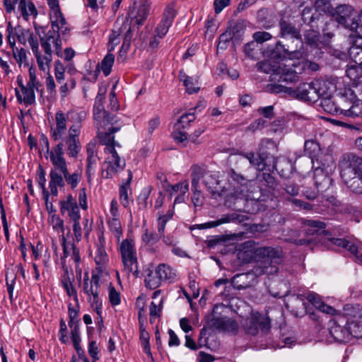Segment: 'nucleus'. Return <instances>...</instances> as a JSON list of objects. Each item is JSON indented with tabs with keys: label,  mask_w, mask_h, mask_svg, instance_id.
Instances as JSON below:
<instances>
[{
	"label": "nucleus",
	"mask_w": 362,
	"mask_h": 362,
	"mask_svg": "<svg viewBox=\"0 0 362 362\" xmlns=\"http://www.w3.org/2000/svg\"><path fill=\"white\" fill-rule=\"evenodd\" d=\"M282 64L276 62L271 59L264 60L257 64L258 71L271 74V81H284L286 83L295 82L298 78V73L301 69L299 63Z\"/></svg>",
	"instance_id": "5"
},
{
	"label": "nucleus",
	"mask_w": 362,
	"mask_h": 362,
	"mask_svg": "<svg viewBox=\"0 0 362 362\" xmlns=\"http://www.w3.org/2000/svg\"><path fill=\"white\" fill-rule=\"evenodd\" d=\"M179 79L183 83L186 91L189 94L197 93L199 90L197 79L188 76L183 71H180L178 75Z\"/></svg>",
	"instance_id": "34"
},
{
	"label": "nucleus",
	"mask_w": 362,
	"mask_h": 362,
	"mask_svg": "<svg viewBox=\"0 0 362 362\" xmlns=\"http://www.w3.org/2000/svg\"><path fill=\"white\" fill-rule=\"evenodd\" d=\"M86 116V112L83 110H69L64 112L59 110L55 112L54 123L50 128V137L55 141H61L50 150L47 138L45 137L42 139L50 160L52 153L59 146L61 147L62 157H64V145L70 157L76 158L78 156L81 148L79 136L83 127L82 123Z\"/></svg>",
	"instance_id": "1"
},
{
	"label": "nucleus",
	"mask_w": 362,
	"mask_h": 362,
	"mask_svg": "<svg viewBox=\"0 0 362 362\" xmlns=\"http://www.w3.org/2000/svg\"><path fill=\"white\" fill-rule=\"evenodd\" d=\"M95 262L100 270L108 262L109 258L105 250V238L103 233L98 235V240L95 243Z\"/></svg>",
	"instance_id": "28"
},
{
	"label": "nucleus",
	"mask_w": 362,
	"mask_h": 362,
	"mask_svg": "<svg viewBox=\"0 0 362 362\" xmlns=\"http://www.w3.org/2000/svg\"><path fill=\"white\" fill-rule=\"evenodd\" d=\"M163 300L160 299L159 300L158 304H156L155 302L152 301L150 305L149 310H150V317L151 320H152L153 317H159L160 315L162 309H163Z\"/></svg>",
	"instance_id": "59"
},
{
	"label": "nucleus",
	"mask_w": 362,
	"mask_h": 362,
	"mask_svg": "<svg viewBox=\"0 0 362 362\" xmlns=\"http://www.w3.org/2000/svg\"><path fill=\"white\" fill-rule=\"evenodd\" d=\"M329 241L330 244H332L333 249H337V247H341L346 249L353 255H356L358 252V245L356 243L347 240L344 238H329Z\"/></svg>",
	"instance_id": "31"
},
{
	"label": "nucleus",
	"mask_w": 362,
	"mask_h": 362,
	"mask_svg": "<svg viewBox=\"0 0 362 362\" xmlns=\"http://www.w3.org/2000/svg\"><path fill=\"white\" fill-rule=\"evenodd\" d=\"M71 334L74 346L77 353L79 354V352L82 351V349L80 346L81 337L78 325H75L74 327L71 329Z\"/></svg>",
	"instance_id": "56"
},
{
	"label": "nucleus",
	"mask_w": 362,
	"mask_h": 362,
	"mask_svg": "<svg viewBox=\"0 0 362 362\" xmlns=\"http://www.w3.org/2000/svg\"><path fill=\"white\" fill-rule=\"evenodd\" d=\"M329 332L332 337L339 342H347L350 339V333L347 327L340 325L336 320L329 321Z\"/></svg>",
	"instance_id": "26"
},
{
	"label": "nucleus",
	"mask_w": 362,
	"mask_h": 362,
	"mask_svg": "<svg viewBox=\"0 0 362 362\" xmlns=\"http://www.w3.org/2000/svg\"><path fill=\"white\" fill-rule=\"evenodd\" d=\"M172 25L170 22H168L165 20H162L160 21L158 25L155 29V33L157 34L158 38H163L166 33L168 32L170 27Z\"/></svg>",
	"instance_id": "53"
},
{
	"label": "nucleus",
	"mask_w": 362,
	"mask_h": 362,
	"mask_svg": "<svg viewBox=\"0 0 362 362\" xmlns=\"http://www.w3.org/2000/svg\"><path fill=\"white\" fill-rule=\"evenodd\" d=\"M13 55L16 60L17 63L21 66L22 64L28 65V57L26 51L23 48L18 49L14 47L12 49Z\"/></svg>",
	"instance_id": "51"
},
{
	"label": "nucleus",
	"mask_w": 362,
	"mask_h": 362,
	"mask_svg": "<svg viewBox=\"0 0 362 362\" xmlns=\"http://www.w3.org/2000/svg\"><path fill=\"white\" fill-rule=\"evenodd\" d=\"M174 215L173 209H168L165 214L158 212L157 216V230L159 235H163L166 223L173 218Z\"/></svg>",
	"instance_id": "36"
},
{
	"label": "nucleus",
	"mask_w": 362,
	"mask_h": 362,
	"mask_svg": "<svg viewBox=\"0 0 362 362\" xmlns=\"http://www.w3.org/2000/svg\"><path fill=\"white\" fill-rule=\"evenodd\" d=\"M156 269L162 281H168L172 282L175 280L177 276L176 271L169 265L160 264L156 267Z\"/></svg>",
	"instance_id": "35"
},
{
	"label": "nucleus",
	"mask_w": 362,
	"mask_h": 362,
	"mask_svg": "<svg viewBox=\"0 0 362 362\" xmlns=\"http://www.w3.org/2000/svg\"><path fill=\"white\" fill-rule=\"evenodd\" d=\"M237 219H238V216H236L235 214H226V215L222 216L221 218H220L216 221H210V222L207 223L206 225H208V226L210 228L216 227V226H220L223 223L234 221Z\"/></svg>",
	"instance_id": "52"
},
{
	"label": "nucleus",
	"mask_w": 362,
	"mask_h": 362,
	"mask_svg": "<svg viewBox=\"0 0 362 362\" xmlns=\"http://www.w3.org/2000/svg\"><path fill=\"white\" fill-rule=\"evenodd\" d=\"M348 329L350 333V337L362 338V322H352L349 325Z\"/></svg>",
	"instance_id": "55"
},
{
	"label": "nucleus",
	"mask_w": 362,
	"mask_h": 362,
	"mask_svg": "<svg viewBox=\"0 0 362 362\" xmlns=\"http://www.w3.org/2000/svg\"><path fill=\"white\" fill-rule=\"evenodd\" d=\"M103 95H98L93 107L94 124L98 129V137L100 143L105 146L104 151L109 153V148L115 149L121 147L119 143L115 141L114 134L120 130L122 124L115 115H111L105 110L102 104Z\"/></svg>",
	"instance_id": "3"
},
{
	"label": "nucleus",
	"mask_w": 362,
	"mask_h": 362,
	"mask_svg": "<svg viewBox=\"0 0 362 362\" xmlns=\"http://www.w3.org/2000/svg\"><path fill=\"white\" fill-rule=\"evenodd\" d=\"M305 226L308 227L307 233L314 234L319 232L320 229L325 227L324 222L316 220H306L304 222Z\"/></svg>",
	"instance_id": "49"
},
{
	"label": "nucleus",
	"mask_w": 362,
	"mask_h": 362,
	"mask_svg": "<svg viewBox=\"0 0 362 362\" xmlns=\"http://www.w3.org/2000/svg\"><path fill=\"white\" fill-rule=\"evenodd\" d=\"M60 34L61 33L59 32L49 30L43 37H40V45L44 52L45 73L49 74L53 59V53L54 52L59 57L62 55Z\"/></svg>",
	"instance_id": "8"
},
{
	"label": "nucleus",
	"mask_w": 362,
	"mask_h": 362,
	"mask_svg": "<svg viewBox=\"0 0 362 362\" xmlns=\"http://www.w3.org/2000/svg\"><path fill=\"white\" fill-rule=\"evenodd\" d=\"M122 257L136 255V249L133 240L125 239L120 245Z\"/></svg>",
	"instance_id": "45"
},
{
	"label": "nucleus",
	"mask_w": 362,
	"mask_h": 362,
	"mask_svg": "<svg viewBox=\"0 0 362 362\" xmlns=\"http://www.w3.org/2000/svg\"><path fill=\"white\" fill-rule=\"evenodd\" d=\"M315 88V81L305 83L299 85L294 90V95L303 100L315 102L317 100V95Z\"/></svg>",
	"instance_id": "25"
},
{
	"label": "nucleus",
	"mask_w": 362,
	"mask_h": 362,
	"mask_svg": "<svg viewBox=\"0 0 362 362\" xmlns=\"http://www.w3.org/2000/svg\"><path fill=\"white\" fill-rule=\"evenodd\" d=\"M344 183L354 193L362 194V158L344 154L339 162Z\"/></svg>",
	"instance_id": "4"
},
{
	"label": "nucleus",
	"mask_w": 362,
	"mask_h": 362,
	"mask_svg": "<svg viewBox=\"0 0 362 362\" xmlns=\"http://www.w3.org/2000/svg\"><path fill=\"white\" fill-rule=\"evenodd\" d=\"M50 21L52 23V30L61 33L64 35L69 31V28L66 25V20L64 18L61 11L56 16H53V13H49Z\"/></svg>",
	"instance_id": "33"
},
{
	"label": "nucleus",
	"mask_w": 362,
	"mask_h": 362,
	"mask_svg": "<svg viewBox=\"0 0 362 362\" xmlns=\"http://www.w3.org/2000/svg\"><path fill=\"white\" fill-rule=\"evenodd\" d=\"M173 192L185 194L189 189V182L185 180L180 183L170 186Z\"/></svg>",
	"instance_id": "61"
},
{
	"label": "nucleus",
	"mask_w": 362,
	"mask_h": 362,
	"mask_svg": "<svg viewBox=\"0 0 362 362\" xmlns=\"http://www.w3.org/2000/svg\"><path fill=\"white\" fill-rule=\"evenodd\" d=\"M114 62L115 56L108 52L100 63V69L105 76L110 74Z\"/></svg>",
	"instance_id": "47"
},
{
	"label": "nucleus",
	"mask_w": 362,
	"mask_h": 362,
	"mask_svg": "<svg viewBox=\"0 0 362 362\" xmlns=\"http://www.w3.org/2000/svg\"><path fill=\"white\" fill-rule=\"evenodd\" d=\"M245 29L244 22L242 21H230L228 26L227 30L234 37L235 35H239L243 32Z\"/></svg>",
	"instance_id": "50"
},
{
	"label": "nucleus",
	"mask_w": 362,
	"mask_h": 362,
	"mask_svg": "<svg viewBox=\"0 0 362 362\" xmlns=\"http://www.w3.org/2000/svg\"><path fill=\"white\" fill-rule=\"evenodd\" d=\"M73 223V232L75 240L80 242L82 239V229L80 224V219L71 220Z\"/></svg>",
	"instance_id": "63"
},
{
	"label": "nucleus",
	"mask_w": 362,
	"mask_h": 362,
	"mask_svg": "<svg viewBox=\"0 0 362 362\" xmlns=\"http://www.w3.org/2000/svg\"><path fill=\"white\" fill-rule=\"evenodd\" d=\"M349 55L351 63L362 65V36H361V31H358V35L349 49Z\"/></svg>",
	"instance_id": "29"
},
{
	"label": "nucleus",
	"mask_w": 362,
	"mask_h": 362,
	"mask_svg": "<svg viewBox=\"0 0 362 362\" xmlns=\"http://www.w3.org/2000/svg\"><path fill=\"white\" fill-rule=\"evenodd\" d=\"M129 185H122L119 187V201L122 205L127 208L129 206Z\"/></svg>",
	"instance_id": "57"
},
{
	"label": "nucleus",
	"mask_w": 362,
	"mask_h": 362,
	"mask_svg": "<svg viewBox=\"0 0 362 362\" xmlns=\"http://www.w3.org/2000/svg\"><path fill=\"white\" fill-rule=\"evenodd\" d=\"M288 46L286 48L281 42H278L271 54L272 58L285 59V64H288V62L293 63L291 62V59L293 58L298 59L301 53L299 52L300 49H296L294 46L291 47V50H290Z\"/></svg>",
	"instance_id": "18"
},
{
	"label": "nucleus",
	"mask_w": 362,
	"mask_h": 362,
	"mask_svg": "<svg viewBox=\"0 0 362 362\" xmlns=\"http://www.w3.org/2000/svg\"><path fill=\"white\" fill-rule=\"evenodd\" d=\"M196 119L194 110H190L187 113L183 114L174 125L172 133L173 138L177 143H182L188 139L187 130Z\"/></svg>",
	"instance_id": "13"
},
{
	"label": "nucleus",
	"mask_w": 362,
	"mask_h": 362,
	"mask_svg": "<svg viewBox=\"0 0 362 362\" xmlns=\"http://www.w3.org/2000/svg\"><path fill=\"white\" fill-rule=\"evenodd\" d=\"M107 225L110 230L119 242L123 233L120 219L107 218Z\"/></svg>",
	"instance_id": "41"
},
{
	"label": "nucleus",
	"mask_w": 362,
	"mask_h": 362,
	"mask_svg": "<svg viewBox=\"0 0 362 362\" xmlns=\"http://www.w3.org/2000/svg\"><path fill=\"white\" fill-rule=\"evenodd\" d=\"M145 286L150 289L158 288L162 283V280L156 269L154 271H150L144 279Z\"/></svg>",
	"instance_id": "38"
},
{
	"label": "nucleus",
	"mask_w": 362,
	"mask_h": 362,
	"mask_svg": "<svg viewBox=\"0 0 362 362\" xmlns=\"http://www.w3.org/2000/svg\"><path fill=\"white\" fill-rule=\"evenodd\" d=\"M134 7L129 13V16L135 21V23L142 25L147 18L150 11V4L147 0H139L134 2Z\"/></svg>",
	"instance_id": "19"
},
{
	"label": "nucleus",
	"mask_w": 362,
	"mask_h": 362,
	"mask_svg": "<svg viewBox=\"0 0 362 362\" xmlns=\"http://www.w3.org/2000/svg\"><path fill=\"white\" fill-rule=\"evenodd\" d=\"M87 165L95 166L97 161V153L94 145L88 144L87 147Z\"/></svg>",
	"instance_id": "60"
},
{
	"label": "nucleus",
	"mask_w": 362,
	"mask_h": 362,
	"mask_svg": "<svg viewBox=\"0 0 362 362\" xmlns=\"http://www.w3.org/2000/svg\"><path fill=\"white\" fill-rule=\"evenodd\" d=\"M191 171L192 189L193 192L192 202L195 207L202 206L204 204V196L199 189L198 176L200 175V170L197 167H191Z\"/></svg>",
	"instance_id": "23"
},
{
	"label": "nucleus",
	"mask_w": 362,
	"mask_h": 362,
	"mask_svg": "<svg viewBox=\"0 0 362 362\" xmlns=\"http://www.w3.org/2000/svg\"><path fill=\"white\" fill-rule=\"evenodd\" d=\"M266 121L262 118H259L252 122L249 126L247 127V132H256L263 129L265 126Z\"/></svg>",
	"instance_id": "62"
},
{
	"label": "nucleus",
	"mask_w": 362,
	"mask_h": 362,
	"mask_svg": "<svg viewBox=\"0 0 362 362\" xmlns=\"http://www.w3.org/2000/svg\"><path fill=\"white\" fill-rule=\"evenodd\" d=\"M315 7L317 11L330 15L339 25L345 28L354 30L358 28L355 19V10L351 6L341 4L332 8L327 0H315Z\"/></svg>",
	"instance_id": "6"
},
{
	"label": "nucleus",
	"mask_w": 362,
	"mask_h": 362,
	"mask_svg": "<svg viewBox=\"0 0 362 362\" xmlns=\"http://www.w3.org/2000/svg\"><path fill=\"white\" fill-rule=\"evenodd\" d=\"M304 150L305 153L311 158L318 156L320 152L319 144L315 140H308L305 142Z\"/></svg>",
	"instance_id": "44"
},
{
	"label": "nucleus",
	"mask_w": 362,
	"mask_h": 362,
	"mask_svg": "<svg viewBox=\"0 0 362 362\" xmlns=\"http://www.w3.org/2000/svg\"><path fill=\"white\" fill-rule=\"evenodd\" d=\"M23 34L27 37L33 54L36 58L39 69L45 72L44 52L39 49V40L37 35L30 33L29 30H23Z\"/></svg>",
	"instance_id": "20"
},
{
	"label": "nucleus",
	"mask_w": 362,
	"mask_h": 362,
	"mask_svg": "<svg viewBox=\"0 0 362 362\" xmlns=\"http://www.w3.org/2000/svg\"><path fill=\"white\" fill-rule=\"evenodd\" d=\"M313 179L318 192L326 191L332 185V178L322 169L317 168L314 171Z\"/></svg>",
	"instance_id": "30"
},
{
	"label": "nucleus",
	"mask_w": 362,
	"mask_h": 362,
	"mask_svg": "<svg viewBox=\"0 0 362 362\" xmlns=\"http://www.w3.org/2000/svg\"><path fill=\"white\" fill-rule=\"evenodd\" d=\"M18 10L26 21L30 16H36L37 15L34 4L30 0H19Z\"/></svg>",
	"instance_id": "32"
},
{
	"label": "nucleus",
	"mask_w": 362,
	"mask_h": 362,
	"mask_svg": "<svg viewBox=\"0 0 362 362\" xmlns=\"http://www.w3.org/2000/svg\"><path fill=\"white\" fill-rule=\"evenodd\" d=\"M36 179L39 187L42 191L43 197H49V192L45 187V184L47 181L45 177V171L41 165L39 166Z\"/></svg>",
	"instance_id": "48"
},
{
	"label": "nucleus",
	"mask_w": 362,
	"mask_h": 362,
	"mask_svg": "<svg viewBox=\"0 0 362 362\" xmlns=\"http://www.w3.org/2000/svg\"><path fill=\"white\" fill-rule=\"evenodd\" d=\"M18 82L21 88L23 95L20 93L19 90L16 89V95L17 100L21 103H24L26 105H33L35 103V90H38L39 87L30 86L26 84L24 86L18 78Z\"/></svg>",
	"instance_id": "24"
},
{
	"label": "nucleus",
	"mask_w": 362,
	"mask_h": 362,
	"mask_svg": "<svg viewBox=\"0 0 362 362\" xmlns=\"http://www.w3.org/2000/svg\"><path fill=\"white\" fill-rule=\"evenodd\" d=\"M100 283V272H93L90 279H89L88 272L84 274L83 291L87 296V300L91 308L100 317L103 306L102 300L99 296Z\"/></svg>",
	"instance_id": "7"
},
{
	"label": "nucleus",
	"mask_w": 362,
	"mask_h": 362,
	"mask_svg": "<svg viewBox=\"0 0 362 362\" xmlns=\"http://www.w3.org/2000/svg\"><path fill=\"white\" fill-rule=\"evenodd\" d=\"M279 25L281 37L286 39H292L293 43H295L294 47L300 49L303 42L300 31L291 23L285 21H281Z\"/></svg>",
	"instance_id": "16"
},
{
	"label": "nucleus",
	"mask_w": 362,
	"mask_h": 362,
	"mask_svg": "<svg viewBox=\"0 0 362 362\" xmlns=\"http://www.w3.org/2000/svg\"><path fill=\"white\" fill-rule=\"evenodd\" d=\"M323 110L330 114H344L346 116H358V112L356 111V107L351 106L349 109L345 110L340 106L337 105L336 103L332 100V97L322 99L320 103Z\"/></svg>",
	"instance_id": "21"
},
{
	"label": "nucleus",
	"mask_w": 362,
	"mask_h": 362,
	"mask_svg": "<svg viewBox=\"0 0 362 362\" xmlns=\"http://www.w3.org/2000/svg\"><path fill=\"white\" fill-rule=\"evenodd\" d=\"M54 150L51 156V163L53 168L50 170L49 174V195L53 197L58 196V187H63L65 185L64 178L60 170L57 169L58 162H61V147Z\"/></svg>",
	"instance_id": "12"
},
{
	"label": "nucleus",
	"mask_w": 362,
	"mask_h": 362,
	"mask_svg": "<svg viewBox=\"0 0 362 362\" xmlns=\"http://www.w3.org/2000/svg\"><path fill=\"white\" fill-rule=\"evenodd\" d=\"M346 73L351 80L356 81L362 75V65L349 62L346 66Z\"/></svg>",
	"instance_id": "46"
},
{
	"label": "nucleus",
	"mask_w": 362,
	"mask_h": 362,
	"mask_svg": "<svg viewBox=\"0 0 362 362\" xmlns=\"http://www.w3.org/2000/svg\"><path fill=\"white\" fill-rule=\"evenodd\" d=\"M331 23L326 25V28L324 29V35L321 37L318 32L314 30H307L305 33V43L310 45L311 47L317 48L321 49L322 47L328 45L329 40L332 38L334 34L332 32H329V26Z\"/></svg>",
	"instance_id": "15"
},
{
	"label": "nucleus",
	"mask_w": 362,
	"mask_h": 362,
	"mask_svg": "<svg viewBox=\"0 0 362 362\" xmlns=\"http://www.w3.org/2000/svg\"><path fill=\"white\" fill-rule=\"evenodd\" d=\"M243 156L259 171L277 170L276 160L273 156L265 155L264 153L255 156L252 152L246 153Z\"/></svg>",
	"instance_id": "14"
},
{
	"label": "nucleus",
	"mask_w": 362,
	"mask_h": 362,
	"mask_svg": "<svg viewBox=\"0 0 362 362\" xmlns=\"http://www.w3.org/2000/svg\"><path fill=\"white\" fill-rule=\"evenodd\" d=\"M235 251L238 259L242 262L249 263L255 261V265L250 272V274L255 276L276 274L279 265L284 259L281 247H257L253 240H247L238 245Z\"/></svg>",
	"instance_id": "2"
},
{
	"label": "nucleus",
	"mask_w": 362,
	"mask_h": 362,
	"mask_svg": "<svg viewBox=\"0 0 362 362\" xmlns=\"http://www.w3.org/2000/svg\"><path fill=\"white\" fill-rule=\"evenodd\" d=\"M59 208L62 214L67 213L70 220L81 219L79 207L71 194H68L59 202Z\"/></svg>",
	"instance_id": "17"
},
{
	"label": "nucleus",
	"mask_w": 362,
	"mask_h": 362,
	"mask_svg": "<svg viewBox=\"0 0 362 362\" xmlns=\"http://www.w3.org/2000/svg\"><path fill=\"white\" fill-rule=\"evenodd\" d=\"M317 95V100L332 97L336 91V86L332 81L318 79L315 81V88Z\"/></svg>",
	"instance_id": "27"
},
{
	"label": "nucleus",
	"mask_w": 362,
	"mask_h": 362,
	"mask_svg": "<svg viewBox=\"0 0 362 362\" xmlns=\"http://www.w3.org/2000/svg\"><path fill=\"white\" fill-rule=\"evenodd\" d=\"M57 169H59L61 173L63 175L64 178V182L68 185L70 186L71 189H75L81 179V174L78 171H75L72 174H70L69 172L68 166L66 161L64 157H62L61 155V162L57 163Z\"/></svg>",
	"instance_id": "22"
},
{
	"label": "nucleus",
	"mask_w": 362,
	"mask_h": 362,
	"mask_svg": "<svg viewBox=\"0 0 362 362\" xmlns=\"http://www.w3.org/2000/svg\"><path fill=\"white\" fill-rule=\"evenodd\" d=\"M243 327L245 332L255 336L258 333L259 328L264 333H268L271 329V320L267 315L252 311L250 316L245 320Z\"/></svg>",
	"instance_id": "11"
},
{
	"label": "nucleus",
	"mask_w": 362,
	"mask_h": 362,
	"mask_svg": "<svg viewBox=\"0 0 362 362\" xmlns=\"http://www.w3.org/2000/svg\"><path fill=\"white\" fill-rule=\"evenodd\" d=\"M217 328L226 332H235L238 325L237 322L228 317H222L216 320Z\"/></svg>",
	"instance_id": "39"
},
{
	"label": "nucleus",
	"mask_w": 362,
	"mask_h": 362,
	"mask_svg": "<svg viewBox=\"0 0 362 362\" xmlns=\"http://www.w3.org/2000/svg\"><path fill=\"white\" fill-rule=\"evenodd\" d=\"M176 16V10L173 4L167 5L164 10L162 20H165L168 22L173 23L174 18Z\"/></svg>",
	"instance_id": "58"
},
{
	"label": "nucleus",
	"mask_w": 362,
	"mask_h": 362,
	"mask_svg": "<svg viewBox=\"0 0 362 362\" xmlns=\"http://www.w3.org/2000/svg\"><path fill=\"white\" fill-rule=\"evenodd\" d=\"M48 222L56 233H61L62 238L64 232V221L57 214H54L48 217Z\"/></svg>",
	"instance_id": "43"
},
{
	"label": "nucleus",
	"mask_w": 362,
	"mask_h": 362,
	"mask_svg": "<svg viewBox=\"0 0 362 362\" xmlns=\"http://www.w3.org/2000/svg\"><path fill=\"white\" fill-rule=\"evenodd\" d=\"M122 260L124 265V271L127 274H132L135 276H138V262L136 255L128 256L122 257Z\"/></svg>",
	"instance_id": "37"
},
{
	"label": "nucleus",
	"mask_w": 362,
	"mask_h": 362,
	"mask_svg": "<svg viewBox=\"0 0 362 362\" xmlns=\"http://www.w3.org/2000/svg\"><path fill=\"white\" fill-rule=\"evenodd\" d=\"M265 89L271 93L286 94L294 96V89L276 83L267 84Z\"/></svg>",
	"instance_id": "40"
},
{
	"label": "nucleus",
	"mask_w": 362,
	"mask_h": 362,
	"mask_svg": "<svg viewBox=\"0 0 362 362\" xmlns=\"http://www.w3.org/2000/svg\"><path fill=\"white\" fill-rule=\"evenodd\" d=\"M109 300L112 305H117L120 303V294L114 287L109 289Z\"/></svg>",
	"instance_id": "64"
},
{
	"label": "nucleus",
	"mask_w": 362,
	"mask_h": 362,
	"mask_svg": "<svg viewBox=\"0 0 362 362\" xmlns=\"http://www.w3.org/2000/svg\"><path fill=\"white\" fill-rule=\"evenodd\" d=\"M192 167H197L200 170L199 181L202 179L204 185L206 187L212 198L216 199L221 196L225 187L220 180L221 173L218 171H206L203 168L194 165Z\"/></svg>",
	"instance_id": "9"
},
{
	"label": "nucleus",
	"mask_w": 362,
	"mask_h": 362,
	"mask_svg": "<svg viewBox=\"0 0 362 362\" xmlns=\"http://www.w3.org/2000/svg\"><path fill=\"white\" fill-rule=\"evenodd\" d=\"M161 236L158 232L156 233L154 231L149 230L148 228H144L141 240L145 245L153 246L158 242Z\"/></svg>",
	"instance_id": "42"
},
{
	"label": "nucleus",
	"mask_w": 362,
	"mask_h": 362,
	"mask_svg": "<svg viewBox=\"0 0 362 362\" xmlns=\"http://www.w3.org/2000/svg\"><path fill=\"white\" fill-rule=\"evenodd\" d=\"M120 31L119 30H113L109 37V43L107 46L108 52L113 51L117 45L120 42Z\"/></svg>",
	"instance_id": "54"
},
{
	"label": "nucleus",
	"mask_w": 362,
	"mask_h": 362,
	"mask_svg": "<svg viewBox=\"0 0 362 362\" xmlns=\"http://www.w3.org/2000/svg\"><path fill=\"white\" fill-rule=\"evenodd\" d=\"M109 153L101 166V176L105 179L112 178L122 171L126 165L125 160L122 158L116 149L109 148Z\"/></svg>",
	"instance_id": "10"
}]
</instances>
